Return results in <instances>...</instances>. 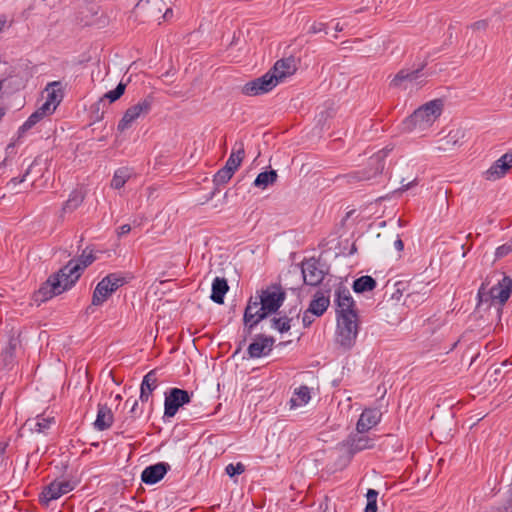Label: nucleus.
Returning a JSON list of instances; mask_svg holds the SVG:
<instances>
[{
	"label": "nucleus",
	"instance_id": "nucleus-1",
	"mask_svg": "<svg viewBox=\"0 0 512 512\" xmlns=\"http://www.w3.org/2000/svg\"><path fill=\"white\" fill-rule=\"evenodd\" d=\"M95 260L96 257L93 254V250L88 251L85 249L77 260L71 259L59 271L49 276L35 293V300L45 302L71 289L80 278L84 269Z\"/></svg>",
	"mask_w": 512,
	"mask_h": 512
},
{
	"label": "nucleus",
	"instance_id": "nucleus-2",
	"mask_svg": "<svg viewBox=\"0 0 512 512\" xmlns=\"http://www.w3.org/2000/svg\"><path fill=\"white\" fill-rule=\"evenodd\" d=\"M443 109V101L434 99L416 109L403 122L405 129L412 130L417 127L425 129L432 125L434 121L441 115Z\"/></svg>",
	"mask_w": 512,
	"mask_h": 512
},
{
	"label": "nucleus",
	"instance_id": "nucleus-3",
	"mask_svg": "<svg viewBox=\"0 0 512 512\" xmlns=\"http://www.w3.org/2000/svg\"><path fill=\"white\" fill-rule=\"evenodd\" d=\"M260 294L258 290L256 291L255 296H251L244 310L243 314V334L244 338L239 342L238 348L235 351V354L241 351L243 345H245L247 337L251 336L254 329L257 325L263 321L265 318L262 315V310H260V306H262V302H260Z\"/></svg>",
	"mask_w": 512,
	"mask_h": 512
},
{
	"label": "nucleus",
	"instance_id": "nucleus-4",
	"mask_svg": "<svg viewBox=\"0 0 512 512\" xmlns=\"http://www.w3.org/2000/svg\"><path fill=\"white\" fill-rule=\"evenodd\" d=\"M488 283L483 282L480 286L477 296L479 302L497 301L500 305H504L512 294V277L503 275L497 285L487 288Z\"/></svg>",
	"mask_w": 512,
	"mask_h": 512
},
{
	"label": "nucleus",
	"instance_id": "nucleus-5",
	"mask_svg": "<svg viewBox=\"0 0 512 512\" xmlns=\"http://www.w3.org/2000/svg\"><path fill=\"white\" fill-rule=\"evenodd\" d=\"M359 332L357 316H337L336 342L344 349H351Z\"/></svg>",
	"mask_w": 512,
	"mask_h": 512
},
{
	"label": "nucleus",
	"instance_id": "nucleus-6",
	"mask_svg": "<svg viewBox=\"0 0 512 512\" xmlns=\"http://www.w3.org/2000/svg\"><path fill=\"white\" fill-rule=\"evenodd\" d=\"M258 292L261 297L260 302H262L260 310L265 318L276 314L286 299V292L280 284H271Z\"/></svg>",
	"mask_w": 512,
	"mask_h": 512
},
{
	"label": "nucleus",
	"instance_id": "nucleus-7",
	"mask_svg": "<svg viewBox=\"0 0 512 512\" xmlns=\"http://www.w3.org/2000/svg\"><path fill=\"white\" fill-rule=\"evenodd\" d=\"M127 283L121 273H110L106 275L95 287L92 296V304L102 305L118 288Z\"/></svg>",
	"mask_w": 512,
	"mask_h": 512
},
{
	"label": "nucleus",
	"instance_id": "nucleus-8",
	"mask_svg": "<svg viewBox=\"0 0 512 512\" xmlns=\"http://www.w3.org/2000/svg\"><path fill=\"white\" fill-rule=\"evenodd\" d=\"M154 104V96L152 94L147 95L141 99L138 103L129 107L121 120L118 122L117 129L120 132L130 128L133 122H135L140 116L147 115Z\"/></svg>",
	"mask_w": 512,
	"mask_h": 512
},
{
	"label": "nucleus",
	"instance_id": "nucleus-9",
	"mask_svg": "<svg viewBox=\"0 0 512 512\" xmlns=\"http://www.w3.org/2000/svg\"><path fill=\"white\" fill-rule=\"evenodd\" d=\"M403 282H397V292L403 293L407 292L405 298V304L407 306L418 305L423 303L428 299L431 290L429 288V283L424 281H410L407 284V287L403 286Z\"/></svg>",
	"mask_w": 512,
	"mask_h": 512
},
{
	"label": "nucleus",
	"instance_id": "nucleus-10",
	"mask_svg": "<svg viewBox=\"0 0 512 512\" xmlns=\"http://www.w3.org/2000/svg\"><path fill=\"white\" fill-rule=\"evenodd\" d=\"M193 393L180 388H170L165 392L164 416L163 418H172L176 415L179 408L190 403Z\"/></svg>",
	"mask_w": 512,
	"mask_h": 512
},
{
	"label": "nucleus",
	"instance_id": "nucleus-11",
	"mask_svg": "<svg viewBox=\"0 0 512 512\" xmlns=\"http://www.w3.org/2000/svg\"><path fill=\"white\" fill-rule=\"evenodd\" d=\"M135 12L153 20H158L161 17L168 19L169 15H172V9L166 8L163 0H139L135 6Z\"/></svg>",
	"mask_w": 512,
	"mask_h": 512
},
{
	"label": "nucleus",
	"instance_id": "nucleus-12",
	"mask_svg": "<svg viewBox=\"0 0 512 512\" xmlns=\"http://www.w3.org/2000/svg\"><path fill=\"white\" fill-rule=\"evenodd\" d=\"M386 150H380L369 158V169L355 171L347 175L348 181H364L381 174L385 167Z\"/></svg>",
	"mask_w": 512,
	"mask_h": 512
},
{
	"label": "nucleus",
	"instance_id": "nucleus-13",
	"mask_svg": "<svg viewBox=\"0 0 512 512\" xmlns=\"http://www.w3.org/2000/svg\"><path fill=\"white\" fill-rule=\"evenodd\" d=\"M20 347L19 336H10L8 339V346L4 353H2V368H7L10 372L8 378L13 383L18 377V364L15 357L17 348Z\"/></svg>",
	"mask_w": 512,
	"mask_h": 512
},
{
	"label": "nucleus",
	"instance_id": "nucleus-14",
	"mask_svg": "<svg viewBox=\"0 0 512 512\" xmlns=\"http://www.w3.org/2000/svg\"><path fill=\"white\" fill-rule=\"evenodd\" d=\"M340 445L345 448L348 454L353 456L358 452L373 448L375 439L366 433L356 431V433L350 434Z\"/></svg>",
	"mask_w": 512,
	"mask_h": 512
},
{
	"label": "nucleus",
	"instance_id": "nucleus-15",
	"mask_svg": "<svg viewBox=\"0 0 512 512\" xmlns=\"http://www.w3.org/2000/svg\"><path fill=\"white\" fill-rule=\"evenodd\" d=\"M301 271L306 285L318 286L325 277L324 271L320 268L319 260L314 257L303 260Z\"/></svg>",
	"mask_w": 512,
	"mask_h": 512
},
{
	"label": "nucleus",
	"instance_id": "nucleus-16",
	"mask_svg": "<svg viewBox=\"0 0 512 512\" xmlns=\"http://www.w3.org/2000/svg\"><path fill=\"white\" fill-rule=\"evenodd\" d=\"M74 489V484L68 480H55L45 486L40 494V502L48 505L52 500L60 498Z\"/></svg>",
	"mask_w": 512,
	"mask_h": 512
},
{
	"label": "nucleus",
	"instance_id": "nucleus-17",
	"mask_svg": "<svg viewBox=\"0 0 512 512\" xmlns=\"http://www.w3.org/2000/svg\"><path fill=\"white\" fill-rule=\"evenodd\" d=\"M335 302L337 305V316H357L356 304L351 296L349 289L345 286H339L335 292Z\"/></svg>",
	"mask_w": 512,
	"mask_h": 512
},
{
	"label": "nucleus",
	"instance_id": "nucleus-18",
	"mask_svg": "<svg viewBox=\"0 0 512 512\" xmlns=\"http://www.w3.org/2000/svg\"><path fill=\"white\" fill-rule=\"evenodd\" d=\"M275 339L265 334H257L248 346L247 353L250 358L267 356L273 349Z\"/></svg>",
	"mask_w": 512,
	"mask_h": 512
},
{
	"label": "nucleus",
	"instance_id": "nucleus-19",
	"mask_svg": "<svg viewBox=\"0 0 512 512\" xmlns=\"http://www.w3.org/2000/svg\"><path fill=\"white\" fill-rule=\"evenodd\" d=\"M167 462H158L147 466L141 474V481L147 485H153L161 481L170 470Z\"/></svg>",
	"mask_w": 512,
	"mask_h": 512
},
{
	"label": "nucleus",
	"instance_id": "nucleus-20",
	"mask_svg": "<svg viewBox=\"0 0 512 512\" xmlns=\"http://www.w3.org/2000/svg\"><path fill=\"white\" fill-rule=\"evenodd\" d=\"M381 415V412L376 408L364 409L356 424V431L360 433L368 432L380 422Z\"/></svg>",
	"mask_w": 512,
	"mask_h": 512
},
{
	"label": "nucleus",
	"instance_id": "nucleus-21",
	"mask_svg": "<svg viewBox=\"0 0 512 512\" xmlns=\"http://www.w3.org/2000/svg\"><path fill=\"white\" fill-rule=\"evenodd\" d=\"M278 315V317L274 316L270 319L271 328L283 334L290 330L294 316L297 319L299 318L300 310H297L295 306L291 308L288 313L280 312Z\"/></svg>",
	"mask_w": 512,
	"mask_h": 512
},
{
	"label": "nucleus",
	"instance_id": "nucleus-22",
	"mask_svg": "<svg viewBox=\"0 0 512 512\" xmlns=\"http://www.w3.org/2000/svg\"><path fill=\"white\" fill-rule=\"evenodd\" d=\"M271 74L277 77V84L287 76L294 74L296 71V64L294 57L283 58L274 64L270 70Z\"/></svg>",
	"mask_w": 512,
	"mask_h": 512
},
{
	"label": "nucleus",
	"instance_id": "nucleus-23",
	"mask_svg": "<svg viewBox=\"0 0 512 512\" xmlns=\"http://www.w3.org/2000/svg\"><path fill=\"white\" fill-rule=\"evenodd\" d=\"M158 386V379L156 376V370L149 371L142 380L140 386V396L139 399L141 402H148L153 391Z\"/></svg>",
	"mask_w": 512,
	"mask_h": 512
},
{
	"label": "nucleus",
	"instance_id": "nucleus-24",
	"mask_svg": "<svg viewBox=\"0 0 512 512\" xmlns=\"http://www.w3.org/2000/svg\"><path fill=\"white\" fill-rule=\"evenodd\" d=\"M114 416L107 404H98L97 417L94 427L98 431L109 429L113 424Z\"/></svg>",
	"mask_w": 512,
	"mask_h": 512
},
{
	"label": "nucleus",
	"instance_id": "nucleus-25",
	"mask_svg": "<svg viewBox=\"0 0 512 512\" xmlns=\"http://www.w3.org/2000/svg\"><path fill=\"white\" fill-rule=\"evenodd\" d=\"M425 64H422L419 68L414 70L401 69L391 80L390 87L400 88L405 81H414L421 76V72L424 69Z\"/></svg>",
	"mask_w": 512,
	"mask_h": 512
},
{
	"label": "nucleus",
	"instance_id": "nucleus-26",
	"mask_svg": "<svg viewBox=\"0 0 512 512\" xmlns=\"http://www.w3.org/2000/svg\"><path fill=\"white\" fill-rule=\"evenodd\" d=\"M330 305L329 296H325L321 291H317L311 300L308 312L316 317L322 316Z\"/></svg>",
	"mask_w": 512,
	"mask_h": 512
},
{
	"label": "nucleus",
	"instance_id": "nucleus-27",
	"mask_svg": "<svg viewBox=\"0 0 512 512\" xmlns=\"http://www.w3.org/2000/svg\"><path fill=\"white\" fill-rule=\"evenodd\" d=\"M229 290L228 282L225 278L216 277L212 283L211 300L217 304L224 303V297Z\"/></svg>",
	"mask_w": 512,
	"mask_h": 512
},
{
	"label": "nucleus",
	"instance_id": "nucleus-28",
	"mask_svg": "<svg viewBox=\"0 0 512 512\" xmlns=\"http://www.w3.org/2000/svg\"><path fill=\"white\" fill-rule=\"evenodd\" d=\"M244 155V144L242 142L236 143L224 166L235 172L241 165Z\"/></svg>",
	"mask_w": 512,
	"mask_h": 512
},
{
	"label": "nucleus",
	"instance_id": "nucleus-29",
	"mask_svg": "<svg viewBox=\"0 0 512 512\" xmlns=\"http://www.w3.org/2000/svg\"><path fill=\"white\" fill-rule=\"evenodd\" d=\"M83 201L84 194L81 191L73 190L62 206L60 217H64L66 213H72L75 211Z\"/></svg>",
	"mask_w": 512,
	"mask_h": 512
},
{
	"label": "nucleus",
	"instance_id": "nucleus-30",
	"mask_svg": "<svg viewBox=\"0 0 512 512\" xmlns=\"http://www.w3.org/2000/svg\"><path fill=\"white\" fill-rule=\"evenodd\" d=\"M47 161V159H44L42 160V157L41 156H38L34 159V161L29 165V167L27 168V170L25 171V173L19 178V177H12L10 179V181L7 183V186H10V185H14L16 186L17 184L19 183H22L26 176L30 173H33L35 171V173L41 177L43 175V169L42 168H39L38 170H36V168L38 166H41L43 163H45Z\"/></svg>",
	"mask_w": 512,
	"mask_h": 512
},
{
	"label": "nucleus",
	"instance_id": "nucleus-31",
	"mask_svg": "<svg viewBox=\"0 0 512 512\" xmlns=\"http://www.w3.org/2000/svg\"><path fill=\"white\" fill-rule=\"evenodd\" d=\"M47 101L54 105V108L60 104L63 99L62 84L59 81L51 82L46 87Z\"/></svg>",
	"mask_w": 512,
	"mask_h": 512
},
{
	"label": "nucleus",
	"instance_id": "nucleus-32",
	"mask_svg": "<svg viewBox=\"0 0 512 512\" xmlns=\"http://www.w3.org/2000/svg\"><path fill=\"white\" fill-rule=\"evenodd\" d=\"M377 283L376 280L369 275L361 276L357 278L352 285L355 293H364L375 289Z\"/></svg>",
	"mask_w": 512,
	"mask_h": 512
},
{
	"label": "nucleus",
	"instance_id": "nucleus-33",
	"mask_svg": "<svg viewBox=\"0 0 512 512\" xmlns=\"http://www.w3.org/2000/svg\"><path fill=\"white\" fill-rule=\"evenodd\" d=\"M310 399V389L305 385L300 386L295 389L293 397L290 399V406L291 408L303 406L307 404Z\"/></svg>",
	"mask_w": 512,
	"mask_h": 512
},
{
	"label": "nucleus",
	"instance_id": "nucleus-34",
	"mask_svg": "<svg viewBox=\"0 0 512 512\" xmlns=\"http://www.w3.org/2000/svg\"><path fill=\"white\" fill-rule=\"evenodd\" d=\"M253 81L259 86L263 94L270 92L277 85V77L271 74V71Z\"/></svg>",
	"mask_w": 512,
	"mask_h": 512
},
{
	"label": "nucleus",
	"instance_id": "nucleus-35",
	"mask_svg": "<svg viewBox=\"0 0 512 512\" xmlns=\"http://www.w3.org/2000/svg\"><path fill=\"white\" fill-rule=\"evenodd\" d=\"M23 97L20 93L16 94H7L5 98L2 97V112L1 115L3 116L5 114V109L15 108L20 109L23 107Z\"/></svg>",
	"mask_w": 512,
	"mask_h": 512
},
{
	"label": "nucleus",
	"instance_id": "nucleus-36",
	"mask_svg": "<svg viewBox=\"0 0 512 512\" xmlns=\"http://www.w3.org/2000/svg\"><path fill=\"white\" fill-rule=\"evenodd\" d=\"M277 177L278 175L275 170L261 172L254 180V186L265 189L267 186L276 182Z\"/></svg>",
	"mask_w": 512,
	"mask_h": 512
},
{
	"label": "nucleus",
	"instance_id": "nucleus-37",
	"mask_svg": "<svg viewBox=\"0 0 512 512\" xmlns=\"http://www.w3.org/2000/svg\"><path fill=\"white\" fill-rule=\"evenodd\" d=\"M142 414L143 409L139 407L138 400L134 399L128 412V416H126L122 421L121 427L130 426L137 418H140Z\"/></svg>",
	"mask_w": 512,
	"mask_h": 512
},
{
	"label": "nucleus",
	"instance_id": "nucleus-38",
	"mask_svg": "<svg viewBox=\"0 0 512 512\" xmlns=\"http://www.w3.org/2000/svg\"><path fill=\"white\" fill-rule=\"evenodd\" d=\"M128 179V170L125 168L118 169L115 171L113 178L111 180V187L114 189H120L125 185Z\"/></svg>",
	"mask_w": 512,
	"mask_h": 512
},
{
	"label": "nucleus",
	"instance_id": "nucleus-39",
	"mask_svg": "<svg viewBox=\"0 0 512 512\" xmlns=\"http://www.w3.org/2000/svg\"><path fill=\"white\" fill-rule=\"evenodd\" d=\"M234 173L235 172L230 170V168L224 166L221 169H219L217 173L214 175L213 182L216 186L224 185L228 183V181L232 178Z\"/></svg>",
	"mask_w": 512,
	"mask_h": 512
},
{
	"label": "nucleus",
	"instance_id": "nucleus-40",
	"mask_svg": "<svg viewBox=\"0 0 512 512\" xmlns=\"http://www.w3.org/2000/svg\"><path fill=\"white\" fill-rule=\"evenodd\" d=\"M43 117L37 111L33 112L28 119L20 126L18 130L19 137L23 136L28 130L34 127Z\"/></svg>",
	"mask_w": 512,
	"mask_h": 512
},
{
	"label": "nucleus",
	"instance_id": "nucleus-41",
	"mask_svg": "<svg viewBox=\"0 0 512 512\" xmlns=\"http://www.w3.org/2000/svg\"><path fill=\"white\" fill-rule=\"evenodd\" d=\"M125 89L126 84L120 82L115 89L105 93L104 96L100 99V102H103L106 99L109 101V103L117 101L125 93Z\"/></svg>",
	"mask_w": 512,
	"mask_h": 512
},
{
	"label": "nucleus",
	"instance_id": "nucleus-42",
	"mask_svg": "<svg viewBox=\"0 0 512 512\" xmlns=\"http://www.w3.org/2000/svg\"><path fill=\"white\" fill-rule=\"evenodd\" d=\"M53 418H39L37 417L30 423V429L39 433L45 432L50 428Z\"/></svg>",
	"mask_w": 512,
	"mask_h": 512
},
{
	"label": "nucleus",
	"instance_id": "nucleus-43",
	"mask_svg": "<svg viewBox=\"0 0 512 512\" xmlns=\"http://www.w3.org/2000/svg\"><path fill=\"white\" fill-rule=\"evenodd\" d=\"M377 497L378 491L375 489H368L366 493L367 504L364 512H377Z\"/></svg>",
	"mask_w": 512,
	"mask_h": 512
},
{
	"label": "nucleus",
	"instance_id": "nucleus-44",
	"mask_svg": "<svg viewBox=\"0 0 512 512\" xmlns=\"http://www.w3.org/2000/svg\"><path fill=\"white\" fill-rule=\"evenodd\" d=\"M498 165H500V174H506V172L512 167V152L505 153L498 160L495 161Z\"/></svg>",
	"mask_w": 512,
	"mask_h": 512
},
{
	"label": "nucleus",
	"instance_id": "nucleus-45",
	"mask_svg": "<svg viewBox=\"0 0 512 512\" xmlns=\"http://www.w3.org/2000/svg\"><path fill=\"white\" fill-rule=\"evenodd\" d=\"M241 92L242 94L247 96H257L263 94L259 86L253 80L247 82L244 86H242Z\"/></svg>",
	"mask_w": 512,
	"mask_h": 512
},
{
	"label": "nucleus",
	"instance_id": "nucleus-46",
	"mask_svg": "<svg viewBox=\"0 0 512 512\" xmlns=\"http://www.w3.org/2000/svg\"><path fill=\"white\" fill-rule=\"evenodd\" d=\"M464 137V133L461 129L451 130L448 135L444 138L447 145H457L459 140Z\"/></svg>",
	"mask_w": 512,
	"mask_h": 512
},
{
	"label": "nucleus",
	"instance_id": "nucleus-47",
	"mask_svg": "<svg viewBox=\"0 0 512 512\" xmlns=\"http://www.w3.org/2000/svg\"><path fill=\"white\" fill-rule=\"evenodd\" d=\"M225 471L230 477H234L242 474L245 471V466L241 462L236 464L230 463L226 466Z\"/></svg>",
	"mask_w": 512,
	"mask_h": 512
},
{
	"label": "nucleus",
	"instance_id": "nucleus-48",
	"mask_svg": "<svg viewBox=\"0 0 512 512\" xmlns=\"http://www.w3.org/2000/svg\"><path fill=\"white\" fill-rule=\"evenodd\" d=\"M500 165L497 163H493V165L485 172V178L490 181L497 180L504 176V174H500Z\"/></svg>",
	"mask_w": 512,
	"mask_h": 512
},
{
	"label": "nucleus",
	"instance_id": "nucleus-49",
	"mask_svg": "<svg viewBox=\"0 0 512 512\" xmlns=\"http://www.w3.org/2000/svg\"><path fill=\"white\" fill-rule=\"evenodd\" d=\"M510 252H512V238L503 245L497 247L495 257L500 259L507 256Z\"/></svg>",
	"mask_w": 512,
	"mask_h": 512
},
{
	"label": "nucleus",
	"instance_id": "nucleus-50",
	"mask_svg": "<svg viewBox=\"0 0 512 512\" xmlns=\"http://www.w3.org/2000/svg\"><path fill=\"white\" fill-rule=\"evenodd\" d=\"M10 85L15 86L18 91L22 87V79L18 76H9L8 78L2 79V88Z\"/></svg>",
	"mask_w": 512,
	"mask_h": 512
},
{
	"label": "nucleus",
	"instance_id": "nucleus-51",
	"mask_svg": "<svg viewBox=\"0 0 512 512\" xmlns=\"http://www.w3.org/2000/svg\"><path fill=\"white\" fill-rule=\"evenodd\" d=\"M56 108L47 100L36 110L44 118L46 115L52 114Z\"/></svg>",
	"mask_w": 512,
	"mask_h": 512
},
{
	"label": "nucleus",
	"instance_id": "nucleus-52",
	"mask_svg": "<svg viewBox=\"0 0 512 512\" xmlns=\"http://www.w3.org/2000/svg\"><path fill=\"white\" fill-rule=\"evenodd\" d=\"M489 26V22L486 19L478 20L471 25L467 26V29H471L473 31H485Z\"/></svg>",
	"mask_w": 512,
	"mask_h": 512
},
{
	"label": "nucleus",
	"instance_id": "nucleus-53",
	"mask_svg": "<svg viewBox=\"0 0 512 512\" xmlns=\"http://www.w3.org/2000/svg\"><path fill=\"white\" fill-rule=\"evenodd\" d=\"M327 24L325 23H322V22H314L309 30H308V33L310 34H317L319 32H325L327 34Z\"/></svg>",
	"mask_w": 512,
	"mask_h": 512
},
{
	"label": "nucleus",
	"instance_id": "nucleus-54",
	"mask_svg": "<svg viewBox=\"0 0 512 512\" xmlns=\"http://www.w3.org/2000/svg\"><path fill=\"white\" fill-rule=\"evenodd\" d=\"M499 511L502 512H512V486L508 490V496L501 507H499Z\"/></svg>",
	"mask_w": 512,
	"mask_h": 512
},
{
	"label": "nucleus",
	"instance_id": "nucleus-55",
	"mask_svg": "<svg viewBox=\"0 0 512 512\" xmlns=\"http://www.w3.org/2000/svg\"><path fill=\"white\" fill-rule=\"evenodd\" d=\"M314 315L311 314V312H308V309L303 313L302 316V323L304 327H309L314 322Z\"/></svg>",
	"mask_w": 512,
	"mask_h": 512
},
{
	"label": "nucleus",
	"instance_id": "nucleus-56",
	"mask_svg": "<svg viewBox=\"0 0 512 512\" xmlns=\"http://www.w3.org/2000/svg\"><path fill=\"white\" fill-rule=\"evenodd\" d=\"M100 104H101V102L99 101L98 103H96L95 105H93L91 107L92 110H93V113H95V121H99V120H101L103 118V112L99 113Z\"/></svg>",
	"mask_w": 512,
	"mask_h": 512
},
{
	"label": "nucleus",
	"instance_id": "nucleus-57",
	"mask_svg": "<svg viewBox=\"0 0 512 512\" xmlns=\"http://www.w3.org/2000/svg\"><path fill=\"white\" fill-rule=\"evenodd\" d=\"M130 231H131V226L129 224H124L118 228L117 233H118V236H124V235L128 234Z\"/></svg>",
	"mask_w": 512,
	"mask_h": 512
},
{
	"label": "nucleus",
	"instance_id": "nucleus-58",
	"mask_svg": "<svg viewBox=\"0 0 512 512\" xmlns=\"http://www.w3.org/2000/svg\"><path fill=\"white\" fill-rule=\"evenodd\" d=\"M394 247L399 252L404 249V243L399 237L394 241Z\"/></svg>",
	"mask_w": 512,
	"mask_h": 512
},
{
	"label": "nucleus",
	"instance_id": "nucleus-59",
	"mask_svg": "<svg viewBox=\"0 0 512 512\" xmlns=\"http://www.w3.org/2000/svg\"><path fill=\"white\" fill-rule=\"evenodd\" d=\"M414 185H416V179H414L413 181L408 182V183H406V184H404V183L402 182V186H401V188H400V189H401V190H403V191H406V190L410 189V188H411L412 186H414Z\"/></svg>",
	"mask_w": 512,
	"mask_h": 512
},
{
	"label": "nucleus",
	"instance_id": "nucleus-60",
	"mask_svg": "<svg viewBox=\"0 0 512 512\" xmlns=\"http://www.w3.org/2000/svg\"><path fill=\"white\" fill-rule=\"evenodd\" d=\"M13 150H14V144H9L7 147H6V153L7 155L13 153Z\"/></svg>",
	"mask_w": 512,
	"mask_h": 512
},
{
	"label": "nucleus",
	"instance_id": "nucleus-61",
	"mask_svg": "<svg viewBox=\"0 0 512 512\" xmlns=\"http://www.w3.org/2000/svg\"><path fill=\"white\" fill-rule=\"evenodd\" d=\"M334 29H335L336 32H341V31H343V26L340 25L339 22H337L335 27H334Z\"/></svg>",
	"mask_w": 512,
	"mask_h": 512
},
{
	"label": "nucleus",
	"instance_id": "nucleus-62",
	"mask_svg": "<svg viewBox=\"0 0 512 512\" xmlns=\"http://www.w3.org/2000/svg\"><path fill=\"white\" fill-rule=\"evenodd\" d=\"M1 25H2V30H3L5 25H6V20L5 19H2Z\"/></svg>",
	"mask_w": 512,
	"mask_h": 512
},
{
	"label": "nucleus",
	"instance_id": "nucleus-63",
	"mask_svg": "<svg viewBox=\"0 0 512 512\" xmlns=\"http://www.w3.org/2000/svg\"><path fill=\"white\" fill-rule=\"evenodd\" d=\"M162 77H170V72H169V71H167L166 73H164V74L162 75Z\"/></svg>",
	"mask_w": 512,
	"mask_h": 512
},
{
	"label": "nucleus",
	"instance_id": "nucleus-64",
	"mask_svg": "<svg viewBox=\"0 0 512 512\" xmlns=\"http://www.w3.org/2000/svg\"><path fill=\"white\" fill-rule=\"evenodd\" d=\"M115 399H116V400H121V399H122V397H121V395H120V394H117V395L115 396Z\"/></svg>",
	"mask_w": 512,
	"mask_h": 512
}]
</instances>
